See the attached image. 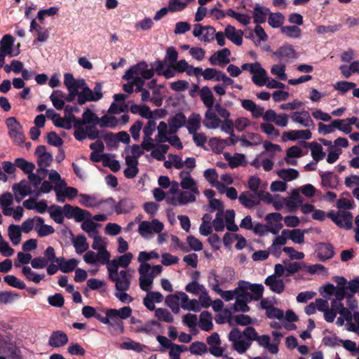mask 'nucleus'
<instances>
[{
  "label": "nucleus",
  "mask_w": 359,
  "mask_h": 359,
  "mask_svg": "<svg viewBox=\"0 0 359 359\" xmlns=\"http://www.w3.org/2000/svg\"><path fill=\"white\" fill-rule=\"evenodd\" d=\"M327 216L340 228L349 230L353 226V215L350 212L339 210L337 213L329 212Z\"/></svg>",
  "instance_id": "3"
},
{
  "label": "nucleus",
  "mask_w": 359,
  "mask_h": 359,
  "mask_svg": "<svg viewBox=\"0 0 359 359\" xmlns=\"http://www.w3.org/2000/svg\"><path fill=\"white\" fill-rule=\"evenodd\" d=\"M264 283L271 291L277 294L282 293L285 287L284 281L282 279H278L275 275L269 276L265 279Z\"/></svg>",
  "instance_id": "17"
},
{
  "label": "nucleus",
  "mask_w": 359,
  "mask_h": 359,
  "mask_svg": "<svg viewBox=\"0 0 359 359\" xmlns=\"http://www.w3.org/2000/svg\"><path fill=\"white\" fill-rule=\"evenodd\" d=\"M201 116L198 114H192L188 118L187 128L189 134L197 132L201 128Z\"/></svg>",
  "instance_id": "29"
},
{
  "label": "nucleus",
  "mask_w": 359,
  "mask_h": 359,
  "mask_svg": "<svg viewBox=\"0 0 359 359\" xmlns=\"http://www.w3.org/2000/svg\"><path fill=\"white\" fill-rule=\"evenodd\" d=\"M311 135L309 130H290L283 133V137H287L288 140L292 141L298 139L309 140L311 138Z\"/></svg>",
  "instance_id": "24"
},
{
  "label": "nucleus",
  "mask_w": 359,
  "mask_h": 359,
  "mask_svg": "<svg viewBox=\"0 0 359 359\" xmlns=\"http://www.w3.org/2000/svg\"><path fill=\"white\" fill-rule=\"evenodd\" d=\"M72 243L78 254H82L89 248L86 236L81 234L73 238Z\"/></svg>",
  "instance_id": "32"
},
{
  "label": "nucleus",
  "mask_w": 359,
  "mask_h": 359,
  "mask_svg": "<svg viewBox=\"0 0 359 359\" xmlns=\"http://www.w3.org/2000/svg\"><path fill=\"white\" fill-rule=\"evenodd\" d=\"M194 36L203 41H210L214 39L215 29L212 26L202 27L201 24H196Z\"/></svg>",
  "instance_id": "6"
},
{
  "label": "nucleus",
  "mask_w": 359,
  "mask_h": 359,
  "mask_svg": "<svg viewBox=\"0 0 359 359\" xmlns=\"http://www.w3.org/2000/svg\"><path fill=\"white\" fill-rule=\"evenodd\" d=\"M13 191L17 198V194H20L21 196L25 197L31 193L32 189L28 184L27 182L25 180H21L19 183L15 184L13 186ZM21 198H16L18 201H20Z\"/></svg>",
  "instance_id": "25"
},
{
  "label": "nucleus",
  "mask_w": 359,
  "mask_h": 359,
  "mask_svg": "<svg viewBox=\"0 0 359 359\" xmlns=\"http://www.w3.org/2000/svg\"><path fill=\"white\" fill-rule=\"evenodd\" d=\"M280 29L283 34L290 38H298L301 34V29L296 25L283 26Z\"/></svg>",
  "instance_id": "52"
},
{
  "label": "nucleus",
  "mask_w": 359,
  "mask_h": 359,
  "mask_svg": "<svg viewBox=\"0 0 359 359\" xmlns=\"http://www.w3.org/2000/svg\"><path fill=\"white\" fill-rule=\"evenodd\" d=\"M35 230L39 237H45L55 232V229L52 226L44 224L43 218L35 216Z\"/></svg>",
  "instance_id": "18"
},
{
  "label": "nucleus",
  "mask_w": 359,
  "mask_h": 359,
  "mask_svg": "<svg viewBox=\"0 0 359 359\" xmlns=\"http://www.w3.org/2000/svg\"><path fill=\"white\" fill-rule=\"evenodd\" d=\"M53 161V156L51 154L47 153L46 154L39 156L37 158V164L39 166V168L37 169V172L40 173L41 172H47L48 170L46 168L51 164Z\"/></svg>",
  "instance_id": "36"
},
{
  "label": "nucleus",
  "mask_w": 359,
  "mask_h": 359,
  "mask_svg": "<svg viewBox=\"0 0 359 359\" xmlns=\"http://www.w3.org/2000/svg\"><path fill=\"white\" fill-rule=\"evenodd\" d=\"M270 11L269 8L256 6L254 8V22H266L267 16H269Z\"/></svg>",
  "instance_id": "35"
},
{
  "label": "nucleus",
  "mask_w": 359,
  "mask_h": 359,
  "mask_svg": "<svg viewBox=\"0 0 359 359\" xmlns=\"http://www.w3.org/2000/svg\"><path fill=\"white\" fill-rule=\"evenodd\" d=\"M285 69V65H275L271 67V72L272 74L276 75L280 80L285 81L287 79Z\"/></svg>",
  "instance_id": "61"
},
{
  "label": "nucleus",
  "mask_w": 359,
  "mask_h": 359,
  "mask_svg": "<svg viewBox=\"0 0 359 359\" xmlns=\"http://www.w3.org/2000/svg\"><path fill=\"white\" fill-rule=\"evenodd\" d=\"M132 314V309L130 306H123L120 309H107L105 310V315L109 318V321L112 323V325L119 327L121 332H123V323L121 319H127Z\"/></svg>",
  "instance_id": "2"
},
{
  "label": "nucleus",
  "mask_w": 359,
  "mask_h": 359,
  "mask_svg": "<svg viewBox=\"0 0 359 359\" xmlns=\"http://www.w3.org/2000/svg\"><path fill=\"white\" fill-rule=\"evenodd\" d=\"M116 283V289L118 291H127L130 285V276L126 271L121 270L119 274L110 279Z\"/></svg>",
  "instance_id": "7"
},
{
  "label": "nucleus",
  "mask_w": 359,
  "mask_h": 359,
  "mask_svg": "<svg viewBox=\"0 0 359 359\" xmlns=\"http://www.w3.org/2000/svg\"><path fill=\"white\" fill-rule=\"evenodd\" d=\"M82 314L86 318H95L102 323L107 325H112V323L109 321V318L105 314V310L101 308L95 309L91 306H84L82 309Z\"/></svg>",
  "instance_id": "5"
},
{
  "label": "nucleus",
  "mask_w": 359,
  "mask_h": 359,
  "mask_svg": "<svg viewBox=\"0 0 359 359\" xmlns=\"http://www.w3.org/2000/svg\"><path fill=\"white\" fill-rule=\"evenodd\" d=\"M119 123L118 118L114 116L104 115L100 118V127L114 128L118 126Z\"/></svg>",
  "instance_id": "40"
},
{
  "label": "nucleus",
  "mask_w": 359,
  "mask_h": 359,
  "mask_svg": "<svg viewBox=\"0 0 359 359\" xmlns=\"http://www.w3.org/2000/svg\"><path fill=\"white\" fill-rule=\"evenodd\" d=\"M301 144L305 147H309L311 151V156L316 162H318L323 159L325 156V153L323 151L322 146L316 142H307L306 141H301Z\"/></svg>",
  "instance_id": "15"
},
{
  "label": "nucleus",
  "mask_w": 359,
  "mask_h": 359,
  "mask_svg": "<svg viewBox=\"0 0 359 359\" xmlns=\"http://www.w3.org/2000/svg\"><path fill=\"white\" fill-rule=\"evenodd\" d=\"M254 75L252 78L253 83L258 86H263L266 84L269 77L266 76V72L261 66L258 67L255 72L252 73Z\"/></svg>",
  "instance_id": "28"
},
{
  "label": "nucleus",
  "mask_w": 359,
  "mask_h": 359,
  "mask_svg": "<svg viewBox=\"0 0 359 359\" xmlns=\"http://www.w3.org/2000/svg\"><path fill=\"white\" fill-rule=\"evenodd\" d=\"M277 175L285 181H292L299 177V172L293 168L280 169L278 171Z\"/></svg>",
  "instance_id": "39"
},
{
  "label": "nucleus",
  "mask_w": 359,
  "mask_h": 359,
  "mask_svg": "<svg viewBox=\"0 0 359 359\" xmlns=\"http://www.w3.org/2000/svg\"><path fill=\"white\" fill-rule=\"evenodd\" d=\"M243 32L241 30H236L234 27L231 25L225 29V36L237 46H241L243 43Z\"/></svg>",
  "instance_id": "20"
},
{
  "label": "nucleus",
  "mask_w": 359,
  "mask_h": 359,
  "mask_svg": "<svg viewBox=\"0 0 359 359\" xmlns=\"http://www.w3.org/2000/svg\"><path fill=\"white\" fill-rule=\"evenodd\" d=\"M4 281L10 286L20 290L26 288L25 283L13 275H7L4 278Z\"/></svg>",
  "instance_id": "44"
},
{
  "label": "nucleus",
  "mask_w": 359,
  "mask_h": 359,
  "mask_svg": "<svg viewBox=\"0 0 359 359\" xmlns=\"http://www.w3.org/2000/svg\"><path fill=\"white\" fill-rule=\"evenodd\" d=\"M200 97L204 105L208 109L212 108L215 99L213 94L209 87L204 86L201 88L200 91Z\"/></svg>",
  "instance_id": "26"
},
{
  "label": "nucleus",
  "mask_w": 359,
  "mask_h": 359,
  "mask_svg": "<svg viewBox=\"0 0 359 359\" xmlns=\"http://www.w3.org/2000/svg\"><path fill=\"white\" fill-rule=\"evenodd\" d=\"M19 297L20 295L14 292L0 291V303L5 304H10L15 299L19 298Z\"/></svg>",
  "instance_id": "53"
},
{
  "label": "nucleus",
  "mask_w": 359,
  "mask_h": 359,
  "mask_svg": "<svg viewBox=\"0 0 359 359\" xmlns=\"http://www.w3.org/2000/svg\"><path fill=\"white\" fill-rule=\"evenodd\" d=\"M135 208L134 203L129 198H124L114 205V211L117 215L130 212Z\"/></svg>",
  "instance_id": "21"
},
{
  "label": "nucleus",
  "mask_w": 359,
  "mask_h": 359,
  "mask_svg": "<svg viewBox=\"0 0 359 359\" xmlns=\"http://www.w3.org/2000/svg\"><path fill=\"white\" fill-rule=\"evenodd\" d=\"M47 142L50 145L60 147L63 140L55 132L51 131L47 134Z\"/></svg>",
  "instance_id": "60"
},
{
  "label": "nucleus",
  "mask_w": 359,
  "mask_h": 359,
  "mask_svg": "<svg viewBox=\"0 0 359 359\" xmlns=\"http://www.w3.org/2000/svg\"><path fill=\"white\" fill-rule=\"evenodd\" d=\"M157 130L158 135L156 137V140L158 142L162 143V140L168 135V124L164 121H161L157 127Z\"/></svg>",
  "instance_id": "56"
},
{
  "label": "nucleus",
  "mask_w": 359,
  "mask_h": 359,
  "mask_svg": "<svg viewBox=\"0 0 359 359\" xmlns=\"http://www.w3.org/2000/svg\"><path fill=\"white\" fill-rule=\"evenodd\" d=\"M163 226V224L156 219L151 222L143 221L139 225L138 232L143 238H149L153 236V231L159 233Z\"/></svg>",
  "instance_id": "4"
},
{
  "label": "nucleus",
  "mask_w": 359,
  "mask_h": 359,
  "mask_svg": "<svg viewBox=\"0 0 359 359\" xmlns=\"http://www.w3.org/2000/svg\"><path fill=\"white\" fill-rule=\"evenodd\" d=\"M14 39L11 35L6 34L1 40L0 53L6 55L12 54Z\"/></svg>",
  "instance_id": "27"
},
{
  "label": "nucleus",
  "mask_w": 359,
  "mask_h": 359,
  "mask_svg": "<svg viewBox=\"0 0 359 359\" xmlns=\"http://www.w3.org/2000/svg\"><path fill=\"white\" fill-rule=\"evenodd\" d=\"M78 263L79 262L76 259L66 260L60 266V270L65 273L72 272L76 269Z\"/></svg>",
  "instance_id": "63"
},
{
  "label": "nucleus",
  "mask_w": 359,
  "mask_h": 359,
  "mask_svg": "<svg viewBox=\"0 0 359 359\" xmlns=\"http://www.w3.org/2000/svg\"><path fill=\"white\" fill-rule=\"evenodd\" d=\"M103 165L109 167L111 171L116 172L120 168V163L117 160H111L107 154H103Z\"/></svg>",
  "instance_id": "57"
},
{
  "label": "nucleus",
  "mask_w": 359,
  "mask_h": 359,
  "mask_svg": "<svg viewBox=\"0 0 359 359\" xmlns=\"http://www.w3.org/2000/svg\"><path fill=\"white\" fill-rule=\"evenodd\" d=\"M319 175L321 178V184L323 187L330 188L331 189H334L337 188L339 182H338V176L334 175L332 172H323L319 171Z\"/></svg>",
  "instance_id": "10"
},
{
  "label": "nucleus",
  "mask_w": 359,
  "mask_h": 359,
  "mask_svg": "<svg viewBox=\"0 0 359 359\" xmlns=\"http://www.w3.org/2000/svg\"><path fill=\"white\" fill-rule=\"evenodd\" d=\"M180 177L182 178L180 185L183 189H189L195 194L199 193L194 179L190 176V171H181Z\"/></svg>",
  "instance_id": "11"
},
{
  "label": "nucleus",
  "mask_w": 359,
  "mask_h": 359,
  "mask_svg": "<svg viewBox=\"0 0 359 359\" xmlns=\"http://www.w3.org/2000/svg\"><path fill=\"white\" fill-rule=\"evenodd\" d=\"M187 350V346L175 344L170 348L169 356L171 359H180V353Z\"/></svg>",
  "instance_id": "59"
},
{
  "label": "nucleus",
  "mask_w": 359,
  "mask_h": 359,
  "mask_svg": "<svg viewBox=\"0 0 359 359\" xmlns=\"http://www.w3.org/2000/svg\"><path fill=\"white\" fill-rule=\"evenodd\" d=\"M205 287L203 285H200L196 280L188 283L185 287V290L187 292L192 293L194 294H198L205 290Z\"/></svg>",
  "instance_id": "58"
},
{
  "label": "nucleus",
  "mask_w": 359,
  "mask_h": 359,
  "mask_svg": "<svg viewBox=\"0 0 359 359\" xmlns=\"http://www.w3.org/2000/svg\"><path fill=\"white\" fill-rule=\"evenodd\" d=\"M230 137L226 139H221L219 137H212L210 140V144L211 145L217 144V145H235L238 140V137L234 134V133H229Z\"/></svg>",
  "instance_id": "31"
},
{
  "label": "nucleus",
  "mask_w": 359,
  "mask_h": 359,
  "mask_svg": "<svg viewBox=\"0 0 359 359\" xmlns=\"http://www.w3.org/2000/svg\"><path fill=\"white\" fill-rule=\"evenodd\" d=\"M143 347H145V346L130 339H128V341L123 342L120 345V348L121 349L133 350L137 353L142 352Z\"/></svg>",
  "instance_id": "45"
},
{
  "label": "nucleus",
  "mask_w": 359,
  "mask_h": 359,
  "mask_svg": "<svg viewBox=\"0 0 359 359\" xmlns=\"http://www.w3.org/2000/svg\"><path fill=\"white\" fill-rule=\"evenodd\" d=\"M68 342L67 334L60 330L54 331L49 337L48 344L54 348L65 345Z\"/></svg>",
  "instance_id": "16"
},
{
  "label": "nucleus",
  "mask_w": 359,
  "mask_h": 359,
  "mask_svg": "<svg viewBox=\"0 0 359 359\" xmlns=\"http://www.w3.org/2000/svg\"><path fill=\"white\" fill-rule=\"evenodd\" d=\"M22 273L29 281H32L34 283H39L45 277L44 274H37L27 266L22 267Z\"/></svg>",
  "instance_id": "34"
},
{
  "label": "nucleus",
  "mask_w": 359,
  "mask_h": 359,
  "mask_svg": "<svg viewBox=\"0 0 359 359\" xmlns=\"http://www.w3.org/2000/svg\"><path fill=\"white\" fill-rule=\"evenodd\" d=\"M317 254L318 258L321 262L332 259L334 255L333 245L328 243H319Z\"/></svg>",
  "instance_id": "12"
},
{
  "label": "nucleus",
  "mask_w": 359,
  "mask_h": 359,
  "mask_svg": "<svg viewBox=\"0 0 359 359\" xmlns=\"http://www.w3.org/2000/svg\"><path fill=\"white\" fill-rule=\"evenodd\" d=\"M153 326L161 327V323L156 320H151L147 322L144 325L139 327L137 328V332H142L147 334H154L156 331L154 330Z\"/></svg>",
  "instance_id": "48"
},
{
  "label": "nucleus",
  "mask_w": 359,
  "mask_h": 359,
  "mask_svg": "<svg viewBox=\"0 0 359 359\" xmlns=\"http://www.w3.org/2000/svg\"><path fill=\"white\" fill-rule=\"evenodd\" d=\"M15 165L20 168L26 174L33 172L35 169V165L33 163L28 162L22 158H16Z\"/></svg>",
  "instance_id": "42"
},
{
  "label": "nucleus",
  "mask_w": 359,
  "mask_h": 359,
  "mask_svg": "<svg viewBox=\"0 0 359 359\" xmlns=\"http://www.w3.org/2000/svg\"><path fill=\"white\" fill-rule=\"evenodd\" d=\"M64 84L65 86L70 85V86L76 90H79V89L83 90L84 88H89L85 79H75L74 76L70 73L65 74Z\"/></svg>",
  "instance_id": "19"
},
{
  "label": "nucleus",
  "mask_w": 359,
  "mask_h": 359,
  "mask_svg": "<svg viewBox=\"0 0 359 359\" xmlns=\"http://www.w3.org/2000/svg\"><path fill=\"white\" fill-rule=\"evenodd\" d=\"M235 212L233 210H227L226 211L225 220L226 222V229L233 232L238 231V226L234 222Z\"/></svg>",
  "instance_id": "43"
},
{
  "label": "nucleus",
  "mask_w": 359,
  "mask_h": 359,
  "mask_svg": "<svg viewBox=\"0 0 359 359\" xmlns=\"http://www.w3.org/2000/svg\"><path fill=\"white\" fill-rule=\"evenodd\" d=\"M238 200L240 203L247 208H252L259 205V199L257 198V194H252L250 191L242 192Z\"/></svg>",
  "instance_id": "14"
},
{
  "label": "nucleus",
  "mask_w": 359,
  "mask_h": 359,
  "mask_svg": "<svg viewBox=\"0 0 359 359\" xmlns=\"http://www.w3.org/2000/svg\"><path fill=\"white\" fill-rule=\"evenodd\" d=\"M279 60L288 62L290 59L295 57V50L290 44L280 46L273 53Z\"/></svg>",
  "instance_id": "8"
},
{
  "label": "nucleus",
  "mask_w": 359,
  "mask_h": 359,
  "mask_svg": "<svg viewBox=\"0 0 359 359\" xmlns=\"http://www.w3.org/2000/svg\"><path fill=\"white\" fill-rule=\"evenodd\" d=\"M148 67V65L146 62L142 61L137 65L129 68L123 76V79L125 80H130L134 77L135 75L138 76L142 74V71L144 68Z\"/></svg>",
  "instance_id": "23"
},
{
  "label": "nucleus",
  "mask_w": 359,
  "mask_h": 359,
  "mask_svg": "<svg viewBox=\"0 0 359 359\" xmlns=\"http://www.w3.org/2000/svg\"><path fill=\"white\" fill-rule=\"evenodd\" d=\"M224 213L222 211L217 212L215 219L212 221V226L216 231H222L224 229L225 225L224 222Z\"/></svg>",
  "instance_id": "55"
},
{
  "label": "nucleus",
  "mask_w": 359,
  "mask_h": 359,
  "mask_svg": "<svg viewBox=\"0 0 359 359\" xmlns=\"http://www.w3.org/2000/svg\"><path fill=\"white\" fill-rule=\"evenodd\" d=\"M8 135L15 144L21 145L24 143L25 137L22 132V128L8 131Z\"/></svg>",
  "instance_id": "54"
},
{
  "label": "nucleus",
  "mask_w": 359,
  "mask_h": 359,
  "mask_svg": "<svg viewBox=\"0 0 359 359\" xmlns=\"http://www.w3.org/2000/svg\"><path fill=\"white\" fill-rule=\"evenodd\" d=\"M155 316L161 321L172 323L173 317L167 309L158 308L155 310Z\"/></svg>",
  "instance_id": "46"
},
{
  "label": "nucleus",
  "mask_w": 359,
  "mask_h": 359,
  "mask_svg": "<svg viewBox=\"0 0 359 359\" xmlns=\"http://www.w3.org/2000/svg\"><path fill=\"white\" fill-rule=\"evenodd\" d=\"M8 236L13 245L20 243L22 236L20 227L16 224H11L8 229Z\"/></svg>",
  "instance_id": "33"
},
{
  "label": "nucleus",
  "mask_w": 359,
  "mask_h": 359,
  "mask_svg": "<svg viewBox=\"0 0 359 359\" xmlns=\"http://www.w3.org/2000/svg\"><path fill=\"white\" fill-rule=\"evenodd\" d=\"M229 340L233 343V348L241 354L250 347L252 341H256L259 346L266 348L272 354L278 352L277 344H271V338L267 334L259 336L253 327H247L243 332L237 327L233 328L229 334Z\"/></svg>",
  "instance_id": "1"
},
{
  "label": "nucleus",
  "mask_w": 359,
  "mask_h": 359,
  "mask_svg": "<svg viewBox=\"0 0 359 359\" xmlns=\"http://www.w3.org/2000/svg\"><path fill=\"white\" fill-rule=\"evenodd\" d=\"M355 86L356 84L353 82L341 81L337 82L334 85V90L339 91L341 94L344 95L348 90L354 89Z\"/></svg>",
  "instance_id": "47"
},
{
  "label": "nucleus",
  "mask_w": 359,
  "mask_h": 359,
  "mask_svg": "<svg viewBox=\"0 0 359 359\" xmlns=\"http://www.w3.org/2000/svg\"><path fill=\"white\" fill-rule=\"evenodd\" d=\"M189 351L193 355H201L208 351V347L203 342L195 341L191 344Z\"/></svg>",
  "instance_id": "50"
},
{
  "label": "nucleus",
  "mask_w": 359,
  "mask_h": 359,
  "mask_svg": "<svg viewBox=\"0 0 359 359\" xmlns=\"http://www.w3.org/2000/svg\"><path fill=\"white\" fill-rule=\"evenodd\" d=\"M230 55V50L228 48H224L212 55L209 58V61L212 65L228 64L230 62L229 58Z\"/></svg>",
  "instance_id": "9"
},
{
  "label": "nucleus",
  "mask_w": 359,
  "mask_h": 359,
  "mask_svg": "<svg viewBox=\"0 0 359 359\" xmlns=\"http://www.w3.org/2000/svg\"><path fill=\"white\" fill-rule=\"evenodd\" d=\"M87 102H95L93 97V90L90 88H84L81 91L79 90L77 102L79 104H84Z\"/></svg>",
  "instance_id": "37"
},
{
  "label": "nucleus",
  "mask_w": 359,
  "mask_h": 359,
  "mask_svg": "<svg viewBox=\"0 0 359 359\" xmlns=\"http://www.w3.org/2000/svg\"><path fill=\"white\" fill-rule=\"evenodd\" d=\"M199 326L204 331H210L213 327L212 315L210 312L204 311L200 315Z\"/></svg>",
  "instance_id": "30"
},
{
  "label": "nucleus",
  "mask_w": 359,
  "mask_h": 359,
  "mask_svg": "<svg viewBox=\"0 0 359 359\" xmlns=\"http://www.w3.org/2000/svg\"><path fill=\"white\" fill-rule=\"evenodd\" d=\"M221 123V119L217 116L212 108L208 109L203 121V126L208 129H215L219 126Z\"/></svg>",
  "instance_id": "13"
},
{
  "label": "nucleus",
  "mask_w": 359,
  "mask_h": 359,
  "mask_svg": "<svg viewBox=\"0 0 359 359\" xmlns=\"http://www.w3.org/2000/svg\"><path fill=\"white\" fill-rule=\"evenodd\" d=\"M43 24H30V31L35 32L37 38L34 41V43L36 41L44 42L49 37V30L42 26Z\"/></svg>",
  "instance_id": "22"
},
{
  "label": "nucleus",
  "mask_w": 359,
  "mask_h": 359,
  "mask_svg": "<svg viewBox=\"0 0 359 359\" xmlns=\"http://www.w3.org/2000/svg\"><path fill=\"white\" fill-rule=\"evenodd\" d=\"M266 315L269 318H277L278 320H281L284 317L283 311L273 305L269 306V309L266 311Z\"/></svg>",
  "instance_id": "62"
},
{
  "label": "nucleus",
  "mask_w": 359,
  "mask_h": 359,
  "mask_svg": "<svg viewBox=\"0 0 359 359\" xmlns=\"http://www.w3.org/2000/svg\"><path fill=\"white\" fill-rule=\"evenodd\" d=\"M187 118L182 112L177 113L173 117L168 120V125H172L175 128H181L185 126Z\"/></svg>",
  "instance_id": "49"
},
{
  "label": "nucleus",
  "mask_w": 359,
  "mask_h": 359,
  "mask_svg": "<svg viewBox=\"0 0 359 359\" xmlns=\"http://www.w3.org/2000/svg\"><path fill=\"white\" fill-rule=\"evenodd\" d=\"M50 217L57 224H62L64 222V213L62 208L56 205H53L49 208Z\"/></svg>",
  "instance_id": "38"
},
{
  "label": "nucleus",
  "mask_w": 359,
  "mask_h": 359,
  "mask_svg": "<svg viewBox=\"0 0 359 359\" xmlns=\"http://www.w3.org/2000/svg\"><path fill=\"white\" fill-rule=\"evenodd\" d=\"M82 122L84 123L85 125L90 123L96 125L100 123V118L90 109H87L83 113Z\"/></svg>",
  "instance_id": "51"
},
{
  "label": "nucleus",
  "mask_w": 359,
  "mask_h": 359,
  "mask_svg": "<svg viewBox=\"0 0 359 359\" xmlns=\"http://www.w3.org/2000/svg\"><path fill=\"white\" fill-rule=\"evenodd\" d=\"M229 324L231 325H242V326H248L252 324V320L250 316L245 314H238L234 316L231 320L229 321Z\"/></svg>",
  "instance_id": "41"
},
{
  "label": "nucleus",
  "mask_w": 359,
  "mask_h": 359,
  "mask_svg": "<svg viewBox=\"0 0 359 359\" xmlns=\"http://www.w3.org/2000/svg\"><path fill=\"white\" fill-rule=\"evenodd\" d=\"M264 286L262 284H252L250 288L253 300L259 301L262 299L264 292Z\"/></svg>",
  "instance_id": "64"
}]
</instances>
